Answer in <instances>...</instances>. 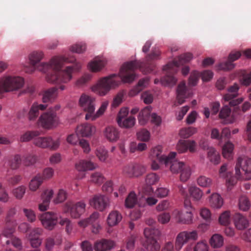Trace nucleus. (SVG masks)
Returning <instances> with one entry per match:
<instances>
[{
  "instance_id": "f257e3e1",
  "label": "nucleus",
  "mask_w": 251,
  "mask_h": 251,
  "mask_svg": "<svg viewBox=\"0 0 251 251\" xmlns=\"http://www.w3.org/2000/svg\"><path fill=\"white\" fill-rule=\"evenodd\" d=\"M160 54L158 50H152L146 57L145 62L132 61L127 62L122 67L119 75L113 74L100 79L92 87V90L100 96L105 95L112 88L118 86L123 81L130 83L135 78V70L140 69L145 74L152 72L155 65L152 61L157 59Z\"/></svg>"
},
{
  "instance_id": "f03ea898",
  "label": "nucleus",
  "mask_w": 251,
  "mask_h": 251,
  "mask_svg": "<svg viewBox=\"0 0 251 251\" xmlns=\"http://www.w3.org/2000/svg\"><path fill=\"white\" fill-rule=\"evenodd\" d=\"M74 58L69 59L64 56L54 57L50 60V64H41L39 66L30 64L24 68L25 73H33L36 70L47 74L46 80L49 83H67L72 77V74L74 71H78L81 65L76 63L74 66L66 67L65 70H60L65 63H74Z\"/></svg>"
},
{
  "instance_id": "7ed1b4c3",
  "label": "nucleus",
  "mask_w": 251,
  "mask_h": 251,
  "mask_svg": "<svg viewBox=\"0 0 251 251\" xmlns=\"http://www.w3.org/2000/svg\"><path fill=\"white\" fill-rule=\"evenodd\" d=\"M251 159L247 156H240L238 158L235 167L236 176H231L228 174L226 176V183L228 189H230V187L234 185L238 179L241 178V175H244L243 178L249 180L251 178Z\"/></svg>"
},
{
  "instance_id": "20e7f679",
  "label": "nucleus",
  "mask_w": 251,
  "mask_h": 251,
  "mask_svg": "<svg viewBox=\"0 0 251 251\" xmlns=\"http://www.w3.org/2000/svg\"><path fill=\"white\" fill-rule=\"evenodd\" d=\"M79 103L83 110L87 112L85 115L86 120H88L91 119L93 121L102 115L108 105L107 102H102L99 110L94 114L95 99L85 94H83L81 96L79 100Z\"/></svg>"
},
{
  "instance_id": "39448f33",
  "label": "nucleus",
  "mask_w": 251,
  "mask_h": 251,
  "mask_svg": "<svg viewBox=\"0 0 251 251\" xmlns=\"http://www.w3.org/2000/svg\"><path fill=\"white\" fill-rule=\"evenodd\" d=\"M192 58V54L186 53L180 55L177 60L168 63L163 68V71H166V74L162 78V81L169 85H175L177 79L174 76V74L177 72L178 66L189 62Z\"/></svg>"
},
{
  "instance_id": "423d86ee",
  "label": "nucleus",
  "mask_w": 251,
  "mask_h": 251,
  "mask_svg": "<svg viewBox=\"0 0 251 251\" xmlns=\"http://www.w3.org/2000/svg\"><path fill=\"white\" fill-rule=\"evenodd\" d=\"M25 83L23 77L6 76L0 79V94L18 90Z\"/></svg>"
},
{
  "instance_id": "0eeeda50",
  "label": "nucleus",
  "mask_w": 251,
  "mask_h": 251,
  "mask_svg": "<svg viewBox=\"0 0 251 251\" xmlns=\"http://www.w3.org/2000/svg\"><path fill=\"white\" fill-rule=\"evenodd\" d=\"M144 235L146 240L144 244L148 251H159L160 246L157 239L160 235V231L152 227H146L144 229Z\"/></svg>"
},
{
  "instance_id": "6e6552de",
  "label": "nucleus",
  "mask_w": 251,
  "mask_h": 251,
  "mask_svg": "<svg viewBox=\"0 0 251 251\" xmlns=\"http://www.w3.org/2000/svg\"><path fill=\"white\" fill-rule=\"evenodd\" d=\"M184 204L186 211L175 210L174 215L177 223L183 224H190L192 223V208L189 200H184Z\"/></svg>"
},
{
  "instance_id": "1a4fd4ad",
  "label": "nucleus",
  "mask_w": 251,
  "mask_h": 251,
  "mask_svg": "<svg viewBox=\"0 0 251 251\" xmlns=\"http://www.w3.org/2000/svg\"><path fill=\"white\" fill-rule=\"evenodd\" d=\"M198 238V232L196 230L192 231H182L178 234L175 241V248L176 251L181 250L183 246L189 241H196Z\"/></svg>"
},
{
  "instance_id": "9d476101",
  "label": "nucleus",
  "mask_w": 251,
  "mask_h": 251,
  "mask_svg": "<svg viewBox=\"0 0 251 251\" xmlns=\"http://www.w3.org/2000/svg\"><path fill=\"white\" fill-rule=\"evenodd\" d=\"M39 124L44 128L51 129L57 126L59 123L57 114L49 111L44 113L38 120Z\"/></svg>"
},
{
  "instance_id": "9b49d317",
  "label": "nucleus",
  "mask_w": 251,
  "mask_h": 251,
  "mask_svg": "<svg viewBox=\"0 0 251 251\" xmlns=\"http://www.w3.org/2000/svg\"><path fill=\"white\" fill-rule=\"evenodd\" d=\"M33 140V144L42 149L50 148L51 150H56L59 146V139L53 141L50 137H36Z\"/></svg>"
},
{
  "instance_id": "f8f14e48",
  "label": "nucleus",
  "mask_w": 251,
  "mask_h": 251,
  "mask_svg": "<svg viewBox=\"0 0 251 251\" xmlns=\"http://www.w3.org/2000/svg\"><path fill=\"white\" fill-rule=\"evenodd\" d=\"M239 87L236 83L228 88L227 92L224 96L225 102H228L230 106H236L241 103L243 99L242 98L235 99L238 96Z\"/></svg>"
},
{
  "instance_id": "ddd939ff",
  "label": "nucleus",
  "mask_w": 251,
  "mask_h": 251,
  "mask_svg": "<svg viewBox=\"0 0 251 251\" xmlns=\"http://www.w3.org/2000/svg\"><path fill=\"white\" fill-rule=\"evenodd\" d=\"M15 208H10L7 211L5 219V226L3 229L4 234L7 236L11 235L15 231L17 223L14 216L16 214Z\"/></svg>"
},
{
  "instance_id": "4468645a",
  "label": "nucleus",
  "mask_w": 251,
  "mask_h": 251,
  "mask_svg": "<svg viewBox=\"0 0 251 251\" xmlns=\"http://www.w3.org/2000/svg\"><path fill=\"white\" fill-rule=\"evenodd\" d=\"M3 236V242L1 244L2 247V251H15L13 248L19 250L22 249V243L21 240L18 237L12 236L10 238H8L9 235H5L4 231L1 234Z\"/></svg>"
},
{
  "instance_id": "2eb2a0df",
  "label": "nucleus",
  "mask_w": 251,
  "mask_h": 251,
  "mask_svg": "<svg viewBox=\"0 0 251 251\" xmlns=\"http://www.w3.org/2000/svg\"><path fill=\"white\" fill-rule=\"evenodd\" d=\"M145 169L140 164L131 163L125 166L123 169V173L129 177H138L143 174Z\"/></svg>"
},
{
  "instance_id": "dca6fc26",
  "label": "nucleus",
  "mask_w": 251,
  "mask_h": 251,
  "mask_svg": "<svg viewBox=\"0 0 251 251\" xmlns=\"http://www.w3.org/2000/svg\"><path fill=\"white\" fill-rule=\"evenodd\" d=\"M58 216L52 212H48L42 214L40 220L43 226L49 230L52 229L57 222Z\"/></svg>"
},
{
  "instance_id": "f3484780",
  "label": "nucleus",
  "mask_w": 251,
  "mask_h": 251,
  "mask_svg": "<svg viewBox=\"0 0 251 251\" xmlns=\"http://www.w3.org/2000/svg\"><path fill=\"white\" fill-rule=\"evenodd\" d=\"M66 206L72 217L78 218L84 212L86 205L83 202L79 201L75 203L69 202L66 203Z\"/></svg>"
},
{
  "instance_id": "a211bd4d",
  "label": "nucleus",
  "mask_w": 251,
  "mask_h": 251,
  "mask_svg": "<svg viewBox=\"0 0 251 251\" xmlns=\"http://www.w3.org/2000/svg\"><path fill=\"white\" fill-rule=\"evenodd\" d=\"M176 153L172 152L169 154V160L167 163H164L166 166H170L171 171L174 174L178 173L186 164L182 162L178 161L175 159Z\"/></svg>"
},
{
  "instance_id": "6ab92c4d",
  "label": "nucleus",
  "mask_w": 251,
  "mask_h": 251,
  "mask_svg": "<svg viewBox=\"0 0 251 251\" xmlns=\"http://www.w3.org/2000/svg\"><path fill=\"white\" fill-rule=\"evenodd\" d=\"M197 143L194 140H179L176 145V150L179 153H184L189 151L191 153L196 151Z\"/></svg>"
},
{
  "instance_id": "aec40b11",
  "label": "nucleus",
  "mask_w": 251,
  "mask_h": 251,
  "mask_svg": "<svg viewBox=\"0 0 251 251\" xmlns=\"http://www.w3.org/2000/svg\"><path fill=\"white\" fill-rule=\"evenodd\" d=\"M108 199L102 195H97L90 200V204L96 209L103 211L108 205Z\"/></svg>"
},
{
  "instance_id": "412c9836",
  "label": "nucleus",
  "mask_w": 251,
  "mask_h": 251,
  "mask_svg": "<svg viewBox=\"0 0 251 251\" xmlns=\"http://www.w3.org/2000/svg\"><path fill=\"white\" fill-rule=\"evenodd\" d=\"M96 127L88 123L82 124L78 126L76 129V133L78 136L89 137L95 133Z\"/></svg>"
},
{
  "instance_id": "4be33fe9",
  "label": "nucleus",
  "mask_w": 251,
  "mask_h": 251,
  "mask_svg": "<svg viewBox=\"0 0 251 251\" xmlns=\"http://www.w3.org/2000/svg\"><path fill=\"white\" fill-rule=\"evenodd\" d=\"M115 246V243L111 240L101 239L97 240L94 245L95 251H108Z\"/></svg>"
},
{
  "instance_id": "5701e85b",
  "label": "nucleus",
  "mask_w": 251,
  "mask_h": 251,
  "mask_svg": "<svg viewBox=\"0 0 251 251\" xmlns=\"http://www.w3.org/2000/svg\"><path fill=\"white\" fill-rule=\"evenodd\" d=\"M241 55V53L240 51L231 53L229 55L228 59L227 61L221 63L219 64L218 69L222 70H229L232 69L234 67L232 62L238 59Z\"/></svg>"
},
{
  "instance_id": "b1692460",
  "label": "nucleus",
  "mask_w": 251,
  "mask_h": 251,
  "mask_svg": "<svg viewBox=\"0 0 251 251\" xmlns=\"http://www.w3.org/2000/svg\"><path fill=\"white\" fill-rule=\"evenodd\" d=\"M103 135L109 142H115L120 138V131L116 127L108 126L104 129Z\"/></svg>"
},
{
  "instance_id": "393cba45",
  "label": "nucleus",
  "mask_w": 251,
  "mask_h": 251,
  "mask_svg": "<svg viewBox=\"0 0 251 251\" xmlns=\"http://www.w3.org/2000/svg\"><path fill=\"white\" fill-rule=\"evenodd\" d=\"M162 148L161 146H157L153 148L151 151L150 158L151 159H156L160 163H167L169 160L168 156L161 155Z\"/></svg>"
},
{
  "instance_id": "a878e982",
  "label": "nucleus",
  "mask_w": 251,
  "mask_h": 251,
  "mask_svg": "<svg viewBox=\"0 0 251 251\" xmlns=\"http://www.w3.org/2000/svg\"><path fill=\"white\" fill-rule=\"evenodd\" d=\"M53 195L52 189H46L44 191L41 195L42 202L39 204V209L40 211H44L48 209L50 200Z\"/></svg>"
},
{
  "instance_id": "bb28decb",
  "label": "nucleus",
  "mask_w": 251,
  "mask_h": 251,
  "mask_svg": "<svg viewBox=\"0 0 251 251\" xmlns=\"http://www.w3.org/2000/svg\"><path fill=\"white\" fill-rule=\"evenodd\" d=\"M58 88L52 87L43 92L42 101L44 103L54 101L58 96Z\"/></svg>"
},
{
  "instance_id": "cd10ccee",
  "label": "nucleus",
  "mask_w": 251,
  "mask_h": 251,
  "mask_svg": "<svg viewBox=\"0 0 251 251\" xmlns=\"http://www.w3.org/2000/svg\"><path fill=\"white\" fill-rule=\"evenodd\" d=\"M176 92V99L178 104H176V103L175 105L177 106L178 105L182 104L184 102L185 99L189 97V93H187L185 83L184 82H181L178 85Z\"/></svg>"
},
{
  "instance_id": "c85d7f7f",
  "label": "nucleus",
  "mask_w": 251,
  "mask_h": 251,
  "mask_svg": "<svg viewBox=\"0 0 251 251\" xmlns=\"http://www.w3.org/2000/svg\"><path fill=\"white\" fill-rule=\"evenodd\" d=\"M234 225L237 229L243 230L249 226V223L246 218L240 213H235L233 216Z\"/></svg>"
},
{
  "instance_id": "c756f323",
  "label": "nucleus",
  "mask_w": 251,
  "mask_h": 251,
  "mask_svg": "<svg viewBox=\"0 0 251 251\" xmlns=\"http://www.w3.org/2000/svg\"><path fill=\"white\" fill-rule=\"evenodd\" d=\"M159 180L158 176L154 173H151L148 175L146 176V182L149 186H146L144 189V192L146 195H150L152 192L153 190L151 185L156 183Z\"/></svg>"
},
{
  "instance_id": "7c9ffc66",
  "label": "nucleus",
  "mask_w": 251,
  "mask_h": 251,
  "mask_svg": "<svg viewBox=\"0 0 251 251\" xmlns=\"http://www.w3.org/2000/svg\"><path fill=\"white\" fill-rule=\"evenodd\" d=\"M121 214L117 210H113L110 212L107 218V223L109 226H113L118 225L122 220Z\"/></svg>"
},
{
  "instance_id": "2f4dec72",
  "label": "nucleus",
  "mask_w": 251,
  "mask_h": 251,
  "mask_svg": "<svg viewBox=\"0 0 251 251\" xmlns=\"http://www.w3.org/2000/svg\"><path fill=\"white\" fill-rule=\"evenodd\" d=\"M105 60L103 58L96 57L89 64L88 67L91 71L96 72L102 69L105 66Z\"/></svg>"
},
{
  "instance_id": "473e14b6",
  "label": "nucleus",
  "mask_w": 251,
  "mask_h": 251,
  "mask_svg": "<svg viewBox=\"0 0 251 251\" xmlns=\"http://www.w3.org/2000/svg\"><path fill=\"white\" fill-rule=\"evenodd\" d=\"M97 165L90 161L81 160L75 164V168L78 171L92 170L96 168Z\"/></svg>"
},
{
  "instance_id": "72a5a7b5",
  "label": "nucleus",
  "mask_w": 251,
  "mask_h": 251,
  "mask_svg": "<svg viewBox=\"0 0 251 251\" xmlns=\"http://www.w3.org/2000/svg\"><path fill=\"white\" fill-rule=\"evenodd\" d=\"M44 57V53L42 51H34L31 53L29 56V62L31 64L39 66L41 64L46 63H40ZM50 63V61L49 64Z\"/></svg>"
},
{
  "instance_id": "f704fd0d",
  "label": "nucleus",
  "mask_w": 251,
  "mask_h": 251,
  "mask_svg": "<svg viewBox=\"0 0 251 251\" xmlns=\"http://www.w3.org/2000/svg\"><path fill=\"white\" fill-rule=\"evenodd\" d=\"M99 217V213L97 212L93 213L89 218L81 220L78 222L80 226L85 227L89 225L96 224Z\"/></svg>"
},
{
  "instance_id": "c9c22d12",
  "label": "nucleus",
  "mask_w": 251,
  "mask_h": 251,
  "mask_svg": "<svg viewBox=\"0 0 251 251\" xmlns=\"http://www.w3.org/2000/svg\"><path fill=\"white\" fill-rule=\"evenodd\" d=\"M151 111V106H147L139 113L138 121L140 124L144 125L146 124L149 119Z\"/></svg>"
},
{
  "instance_id": "e433bc0d",
  "label": "nucleus",
  "mask_w": 251,
  "mask_h": 251,
  "mask_svg": "<svg viewBox=\"0 0 251 251\" xmlns=\"http://www.w3.org/2000/svg\"><path fill=\"white\" fill-rule=\"evenodd\" d=\"M209 244L213 248H220L224 245V238L219 234H215L209 240Z\"/></svg>"
},
{
  "instance_id": "4c0bfd02",
  "label": "nucleus",
  "mask_w": 251,
  "mask_h": 251,
  "mask_svg": "<svg viewBox=\"0 0 251 251\" xmlns=\"http://www.w3.org/2000/svg\"><path fill=\"white\" fill-rule=\"evenodd\" d=\"M43 181L41 175L37 174L30 180L29 184V189L32 191H36L41 185Z\"/></svg>"
},
{
  "instance_id": "58836bf2",
  "label": "nucleus",
  "mask_w": 251,
  "mask_h": 251,
  "mask_svg": "<svg viewBox=\"0 0 251 251\" xmlns=\"http://www.w3.org/2000/svg\"><path fill=\"white\" fill-rule=\"evenodd\" d=\"M207 158L211 163L215 165L218 164L220 162V155L219 152L212 147L208 149Z\"/></svg>"
},
{
  "instance_id": "ea45409f",
  "label": "nucleus",
  "mask_w": 251,
  "mask_h": 251,
  "mask_svg": "<svg viewBox=\"0 0 251 251\" xmlns=\"http://www.w3.org/2000/svg\"><path fill=\"white\" fill-rule=\"evenodd\" d=\"M210 205L215 208H220L223 204V200L218 194H213L209 200Z\"/></svg>"
},
{
  "instance_id": "a19ab883",
  "label": "nucleus",
  "mask_w": 251,
  "mask_h": 251,
  "mask_svg": "<svg viewBox=\"0 0 251 251\" xmlns=\"http://www.w3.org/2000/svg\"><path fill=\"white\" fill-rule=\"evenodd\" d=\"M149 79L145 78L140 80L138 84L134 87L130 92V95L134 96L139 93L148 84Z\"/></svg>"
},
{
  "instance_id": "79ce46f5",
  "label": "nucleus",
  "mask_w": 251,
  "mask_h": 251,
  "mask_svg": "<svg viewBox=\"0 0 251 251\" xmlns=\"http://www.w3.org/2000/svg\"><path fill=\"white\" fill-rule=\"evenodd\" d=\"M233 145L230 142H227L223 146L222 154L224 158L230 159L232 158Z\"/></svg>"
},
{
  "instance_id": "37998d69",
  "label": "nucleus",
  "mask_w": 251,
  "mask_h": 251,
  "mask_svg": "<svg viewBox=\"0 0 251 251\" xmlns=\"http://www.w3.org/2000/svg\"><path fill=\"white\" fill-rule=\"evenodd\" d=\"M39 135L40 132L38 131H27L21 135L20 141L22 142H28Z\"/></svg>"
},
{
  "instance_id": "c03bdc74",
  "label": "nucleus",
  "mask_w": 251,
  "mask_h": 251,
  "mask_svg": "<svg viewBox=\"0 0 251 251\" xmlns=\"http://www.w3.org/2000/svg\"><path fill=\"white\" fill-rule=\"evenodd\" d=\"M137 199L134 192H130L125 200V206L126 208L133 207L137 203Z\"/></svg>"
},
{
  "instance_id": "a18cd8bd",
  "label": "nucleus",
  "mask_w": 251,
  "mask_h": 251,
  "mask_svg": "<svg viewBox=\"0 0 251 251\" xmlns=\"http://www.w3.org/2000/svg\"><path fill=\"white\" fill-rule=\"evenodd\" d=\"M117 123L121 127L130 128L134 125L135 119L132 116H129L122 120L121 121H119Z\"/></svg>"
},
{
  "instance_id": "49530a36",
  "label": "nucleus",
  "mask_w": 251,
  "mask_h": 251,
  "mask_svg": "<svg viewBox=\"0 0 251 251\" xmlns=\"http://www.w3.org/2000/svg\"><path fill=\"white\" fill-rule=\"evenodd\" d=\"M231 113V109L227 105L224 106L221 110L219 113V117L221 119H225L223 123L225 124L231 123L232 121L229 120H227L226 118L228 117Z\"/></svg>"
},
{
  "instance_id": "de8ad7c7",
  "label": "nucleus",
  "mask_w": 251,
  "mask_h": 251,
  "mask_svg": "<svg viewBox=\"0 0 251 251\" xmlns=\"http://www.w3.org/2000/svg\"><path fill=\"white\" fill-rule=\"evenodd\" d=\"M190 196L195 201L200 200L202 196V191L196 186H191L189 188Z\"/></svg>"
},
{
  "instance_id": "09e8293b",
  "label": "nucleus",
  "mask_w": 251,
  "mask_h": 251,
  "mask_svg": "<svg viewBox=\"0 0 251 251\" xmlns=\"http://www.w3.org/2000/svg\"><path fill=\"white\" fill-rule=\"evenodd\" d=\"M23 163L25 166L34 164L37 160V156L32 153H26L22 156Z\"/></svg>"
},
{
  "instance_id": "8fccbe9b",
  "label": "nucleus",
  "mask_w": 251,
  "mask_h": 251,
  "mask_svg": "<svg viewBox=\"0 0 251 251\" xmlns=\"http://www.w3.org/2000/svg\"><path fill=\"white\" fill-rule=\"evenodd\" d=\"M197 131V128L193 127L184 128L180 130L179 135L181 138L186 139L193 135Z\"/></svg>"
},
{
  "instance_id": "3c124183",
  "label": "nucleus",
  "mask_w": 251,
  "mask_h": 251,
  "mask_svg": "<svg viewBox=\"0 0 251 251\" xmlns=\"http://www.w3.org/2000/svg\"><path fill=\"white\" fill-rule=\"evenodd\" d=\"M179 173L180 174V180L182 182L187 181L191 174L190 168L187 165L183 166L182 169Z\"/></svg>"
},
{
  "instance_id": "603ef678",
  "label": "nucleus",
  "mask_w": 251,
  "mask_h": 251,
  "mask_svg": "<svg viewBox=\"0 0 251 251\" xmlns=\"http://www.w3.org/2000/svg\"><path fill=\"white\" fill-rule=\"evenodd\" d=\"M251 206L249 199L244 196H241L239 200V207L240 210L247 211L249 209Z\"/></svg>"
},
{
  "instance_id": "864d4df0",
  "label": "nucleus",
  "mask_w": 251,
  "mask_h": 251,
  "mask_svg": "<svg viewBox=\"0 0 251 251\" xmlns=\"http://www.w3.org/2000/svg\"><path fill=\"white\" fill-rule=\"evenodd\" d=\"M104 177L100 172H95L91 174L90 181L94 183L100 185L103 182Z\"/></svg>"
},
{
  "instance_id": "5fc2aeb1",
  "label": "nucleus",
  "mask_w": 251,
  "mask_h": 251,
  "mask_svg": "<svg viewBox=\"0 0 251 251\" xmlns=\"http://www.w3.org/2000/svg\"><path fill=\"white\" fill-rule=\"evenodd\" d=\"M25 191L26 187L21 185L14 189L12 191V194L17 199L21 200L23 198Z\"/></svg>"
},
{
  "instance_id": "6e6d98bb",
  "label": "nucleus",
  "mask_w": 251,
  "mask_h": 251,
  "mask_svg": "<svg viewBox=\"0 0 251 251\" xmlns=\"http://www.w3.org/2000/svg\"><path fill=\"white\" fill-rule=\"evenodd\" d=\"M22 162V158L20 155L17 154L14 156L13 158L11 159L9 164L10 168L12 170H16L19 168Z\"/></svg>"
},
{
  "instance_id": "4d7b16f0",
  "label": "nucleus",
  "mask_w": 251,
  "mask_h": 251,
  "mask_svg": "<svg viewBox=\"0 0 251 251\" xmlns=\"http://www.w3.org/2000/svg\"><path fill=\"white\" fill-rule=\"evenodd\" d=\"M197 183L201 187H208L212 184V180L210 178L201 176L198 178Z\"/></svg>"
},
{
  "instance_id": "13d9d810",
  "label": "nucleus",
  "mask_w": 251,
  "mask_h": 251,
  "mask_svg": "<svg viewBox=\"0 0 251 251\" xmlns=\"http://www.w3.org/2000/svg\"><path fill=\"white\" fill-rule=\"evenodd\" d=\"M96 155L100 161H105L108 157L107 151L104 147L98 148L96 151Z\"/></svg>"
},
{
  "instance_id": "bf43d9fd",
  "label": "nucleus",
  "mask_w": 251,
  "mask_h": 251,
  "mask_svg": "<svg viewBox=\"0 0 251 251\" xmlns=\"http://www.w3.org/2000/svg\"><path fill=\"white\" fill-rule=\"evenodd\" d=\"M230 221V215L229 211H226L221 214L219 218L220 224L224 226L228 225Z\"/></svg>"
},
{
  "instance_id": "052dcab7",
  "label": "nucleus",
  "mask_w": 251,
  "mask_h": 251,
  "mask_svg": "<svg viewBox=\"0 0 251 251\" xmlns=\"http://www.w3.org/2000/svg\"><path fill=\"white\" fill-rule=\"evenodd\" d=\"M39 114V111H37V107L32 105L28 112L27 118L29 121H34L36 120Z\"/></svg>"
},
{
  "instance_id": "680f3d73",
  "label": "nucleus",
  "mask_w": 251,
  "mask_h": 251,
  "mask_svg": "<svg viewBox=\"0 0 251 251\" xmlns=\"http://www.w3.org/2000/svg\"><path fill=\"white\" fill-rule=\"evenodd\" d=\"M193 251H209V246L205 241H199L194 247Z\"/></svg>"
},
{
  "instance_id": "e2e57ef3",
  "label": "nucleus",
  "mask_w": 251,
  "mask_h": 251,
  "mask_svg": "<svg viewBox=\"0 0 251 251\" xmlns=\"http://www.w3.org/2000/svg\"><path fill=\"white\" fill-rule=\"evenodd\" d=\"M200 76L201 75L198 71L192 72L189 78V84L193 86H195L197 84Z\"/></svg>"
},
{
  "instance_id": "0e129e2a",
  "label": "nucleus",
  "mask_w": 251,
  "mask_h": 251,
  "mask_svg": "<svg viewBox=\"0 0 251 251\" xmlns=\"http://www.w3.org/2000/svg\"><path fill=\"white\" fill-rule=\"evenodd\" d=\"M54 173V170L50 167H48L44 169L41 175L43 180H48L52 178Z\"/></svg>"
},
{
  "instance_id": "69168bd1",
  "label": "nucleus",
  "mask_w": 251,
  "mask_h": 251,
  "mask_svg": "<svg viewBox=\"0 0 251 251\" xmlns=\"http://www.w3.org/2000/svg\"><path fill=\"white\" fill-rule=\"evenodd\" d=\"M137 138L143 141H147L150 137V132L146 129H143L137 133Z\"/></svg>"
},
{
  "instance_id": "338daca9",
  "label": "nucleus",
  "mask_w": 251,
  "mask_h": 251,
  "mask_svg": "<svg viewBox=\"0 0 251 251\" xmlns=\"http://www.w3.org/2000/svg\"><path fill=\"white\" fill-rule=\"evenodd\" d=\"M72 52L80 53L86 50V45L84 43L76 44L73 45L70 49Z\"/></svg>"
},
{
  "instance_id": "774afa93",
  "label": "nucleus",
  "mask_w": 251,
  "mask_h": 251,
  "mask_svg": "<svg viewBox=\"0 0 251 251\" xmlns=\"http://www.w3.org/2000/svg\"><path fill=\"white\" fill-rule=\"evenodd\" d=\"M91 78V75L90 74H85L80 78L78 79L75 82L76 86L81 87L88 82Z\"/></svg>"
}]
</instances>
